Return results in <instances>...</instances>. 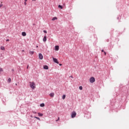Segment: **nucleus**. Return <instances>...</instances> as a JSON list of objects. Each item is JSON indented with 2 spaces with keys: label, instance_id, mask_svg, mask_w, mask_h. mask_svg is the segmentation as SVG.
Wrapping results in <instances>:
<instances>
[{
  "label": "nucleus",
  "instance_id": "nucleus-2",
  "mask_svg": "<svg viewBox=\"0 0 129 129\" xmlns=\"http://www.w3.org/2000/svg\"><path fill=\"white\" fill-rule=\"evenodd\" d=\"M90 82L91 83H94V82H95V78L93 77H91L90 78Z\"/></svg>",
  "mask_w": 129,
  "mask_h": 129
},
{
  "label": "nucleus",
  "instance_id": "nucleus-25",
  "mask_svg": "<svg viewBox=\"0 0 129 129\" xmlns=\"http://www.w3.org/2000/svg\"><path fill=\"white\" fill-rule=\"evenodd\" d=\"M104 54L105 55H106V52L105 51H104Z\"/></svg>",
  "mask_w": 129,
  "mask_h": 129
},
{
  "label": "nucleus",
  "instance_id": "nucleus-11",
  "mask_svg": "<svg viewBox=\"0 0 129 129\" xmlns=\"http://www.w3.org/2000/svg\"><path fill=\"white\" fill-rule=\"evenodd\" d=\"M29 54H30V55H33L34 54V51H30Z\"/></svg>",
  "mask_w": 129,
  "mask_h": 129
},
{
  "label": "nucleus",
  "instance_id": "nucleus-13",
  "mask_svg": "<svg viewBox=\"0 0 129 129\" xmlns=\"http://www.w3.org/2000/svg\"><path fill=\"white\" fill-rule=\"evenodd\" d=\"M38 116H43V114L40 113H38Z\"/></svg>",
  "mask_w": 129,
  "mask_h": 129
},
{
  "label": "nucleus",
  "instance_id": "nucleus-9",
  "mask_svg": "<svg viewBox=\"0 0 129 129\" xmlns=\"http://www.w3.org/2000/svg\"><path fill=\"white\" fill-rule=\"evenodd\" d=\"M55 49L56 51H58L59 50V46H58V45L55 46Z\"/></svg>",
  "mask_w": 129,
  "mask_h": 129
},
{
  "label": "nucleus",
  "instance_id": "nucleus-12",
  "mask_svg": "<svg viewBox=\"0 0 129 129\" xmlns=\"http://www.w3.org/2000/svg\"><path fill=\"white\" fill-rule=\"evenodd\" d=\"M40 106H41V107H44V106H45V104H44V103L41 104Z\"/></svg>",
  "mask_w": 129,
  "mask_h": 129
},
{
  "label": "nucleus",
  "instance_id": "nucleus-14",
  "mask_svg": "<svg viewBox=\"0 0 129 129\" xmlns=\"http://www.w3.org/2000/svg\"><path fill=\"white\" fill-rule=\"evenodd\" d=\"M1 50H3V51H5V48L4 46H1Z\"/></svg>",
  "mask_w": 129,
  "mask_h": 129
},
{
  "label": "nucleus",
  "instance_id": "nucleus-20",
  "mask_svg": "<svg viewBox=\"0 0 129 129\" xmlns=\"http://www.w3.org/2000/svg\"><path fill=\"white\" fill-rule=\"evenodd\" d=\"M34 117V118H36V119H38V120H40V119L39 117H38L35 116V117Z\"/></svg>",
  "mask_w": 129,
  "mask_h": 129
},
{
  "label": "nucleus",
  "instance_id": "nucleus-38",
  "mask_svg": "<svg viewBox=\"0 0 129 129\" xmlns=\"http://www.w3.org/2000/svg\"><path fill=\"white\" fill-rule=\"evenodd\" d=\"M32 1H36V0H32Z\"/></svg>",
  "mask_w": 129,
  "mask_h": 129
},
{
  "label": "nucleus",
  "instance_id": "nucleus-17",
  "mask_svg": "<svg viewBox=\"0 0 129 129\" xmlns=\"http://www.w3.org/2000/svg\"><path fill=\"white\" fill-rule=\"evenodd\" d=\"M11 81H12V79H11V78L8 79V82H9V83H10Z\"/></svg>",
  "mask_w": 129,
  "mask_h": 129
},
{
  "label": "nucleus",
  "instance_id": "nucleus-1",
  "mask_svg": "<svg viewBox=\"0 0 129 129\" xmlns=\"http://www.w3.org/2000/svg\"><path fill=\"white\" fill-rule=\"evenodd\" d=\"M30 86L32 89H35L36 88V84H35V82H30Z\"/></svg>",
  "mask_w": 129,
  "mask_h": 129
},
{
  "label": "nucleus",
  "instance_id": "nucleus-31",
  "mask_svg": "<svg viewBox=\"0 0 129 129\" xmlns=\"http://www.w3.org/2000/svg\"><path fill=\"white\" fill-rule=\"evenodd\" d=\"M25 1V2H27L28 1V0H24Z\"/></svg>",
  "mask_w": 129,
  "mask_h": 129
},
{
  "label": "nucleus",
  "instance_id": "nucleus-35",
  "mask_svg": "<svg viewBox=\"0 0 129 129\" xmlns=\"http://www.w3.org/2000/svg\"><path fill=\"white\" fill-rule=\"evenodd\" d=\"M33 113H36V112H34Z\"/></svg>",
  "mask_w": 129,
  "mask_h": 129
},
{
  "label": "nucleus",
  "instance_id": "nucleus-22",
  "mask_svg": "<svg viewBox=\"0 0 129 129\" xmlns=\"http://www.w3.org/2000/svg\"><path fill=\"white\" fill-rule=\"evenodd\" d=\"M24 5H25V6H27V2H25Z\"/></svg>",
  "mask_w": 129,
  "mask_h": 129
},
{
  "label": "nucleus",
  "instance_id": "nucleus-19",
  "mask_svg": "<svg viewBox=\"0 0 129 129\" xmlns=\"http://www.w3.org/2000/svg\"><path fill=\"white\" fill-rule=\"evenodd\" d=\"M66 98V95H62V99H65Z\"/></svg>",
  "mask_w": 129,
  "mask_h": 129
},
{
  "label": "nucleus",
  "instance_id": "nucleus-27",
  "mask_svg": "<svg viewBox=\"0 0 129 129\" xmlns=\"http://www.w3.org/2000/svg\"><path fill=\"white\" fill-rule=\"evenodd\" d=\"M9 41H10V39H7L6 40V42H9Z\"/></svg>",
  "mask_w": 129,
  "mask_h": 129
},
{
  "label": "nucleus",
  "instance_id": "nucleus-5",
  "mask_svg": "<svg viewBox=\"0 0 129 129\" xmlns=\"http://www.w3.org/2000/svg\"><path fill=\"white\" fill-rule=\"evenodd\" d=\"M39 58L40 59V60H43V55L41 53L39 54Z\"/></svg>",
  "mask_w": 129,
  "mask_h": 129
},
{
  "label": "nucleus",
  "instance_id": "nucleus-10",
  "mask_svg": "<svg viewBox=\"0 0 129 129\" xmlns=\"http://www.w3.org/2000/svg\"><path fill=\"white\" fill-rule=\"evenodd\" d=\"M43 68H44V69H45L46 70H48V69H49V68L47 67V66H44Z\"/></svg>",
  "mask_w": 129,
  "mask_h": 129
},
{
  "label": "nucleus",
  "instance_id": "nucleus-34",
  "mask_svg": "<svg viewBox=\"0 0 129 129\" xmlns=\"http://www.w3.org/2000/svg\"><path fill=\"white\" fill-rule=\"evenodd\" d=\"M22 51H23V52H25V51H24V50H22Z\"/></svg>",
  "mask_w": 129,
  "mask_h": 129
},
{
  "label": "nucleus",
  "instance_id": "nucleus-24",
  "mask_svg": "<svg viewBox=\"0 0 129 129\" xmlns=\"http://www.w3.org/2000/svg\"><path fill=\"white\" fill-rule=\"evenodd\" d=\"M59 119H60V118L58 117V119H57V120H56V121H58V120H59Z\"/></svg>",
  "mask_w": 129,
  "mask_h": 129
},
{
  "label": "nucleus",
  "instance_id": "nucleus-15",
  "mask_svg": "<svg viewBox=\"0 0 129 129\" xmlns=\"http://www.w3.org/2000/svg\"><path fill=\"white\" fill-rule=\"evenodd\" d=\"M55 20H57V17H53L52 19V21H55Z\"/></svg>",
  "mask_w": 129,
  "mask_h": 129
},
{
  "label": "nucleus",
  "instance_id": "nucleus-3",
  "mask_svg": "<svg viewBox=\"0 0 129 129\" xmlns=\"http://www.w3.org/2000/svg\"><path fill=\"white\" fill-rule=\"evenodd\" d=\"M76 114H77L76 112L73 111L72 112V118H74V117H75L76 116Z\"/></svg>",
  "mask_w": 129,
  "mask_h": 129
},
{
  "label": "nucleus",
  "instance_id": "nucleus-33",
  "mask_svg": "<svg viewBox=\"0 0 129 129\" xmlns=\"http://www.w3.org/2000/svg\"><path fill=\"white\" fill-rule=\"evenodd\" d=\"M28 68H29V66H27V69H28Z\"/></svg>",
  "mask_w": 129,
  "mask_h": 129
},
{
  "label": "nucleus",
  "instance_id": "nucleus-21",
  "mask_svg": "<svg viewBox=\"0 0 129 129\" xmlns=\"http://www.w3.org/2000/svg\"><path fill=\"white\" fill-rule=\"evenodd\" d=\"M82 89H83L82 86H80V87H79V90H82Z\"/></svg>",
  "mask_w": 129,
  "mask_h": 129
},
{
  "label": "nucleus",
  "instance_id": "nucleus-36",
  "mask_svg": "<svg viewBox=\"0 0 129 129\" xmlns=\"http://www.w3.org/2000/svg\"><path fill=\"white\" fill-rule=\"evenodd\" d=\"M16 85H18V84H16Z\"/></svg>",
  "mask_w": 129,
  "mask_h": 129
},
{
  "label": "nucleus",
  "instance_id": "nucleus-18",
  "mask_svg": "<svg viewBox=\"0 0 129 129\" xmlns=\"http://www.w3.org/2000/svg\"><path fill=\"white\" fill-rule=\"evenodd\" d=\"M58 8H59V9H61V10H62V9H63V7H62V6H61V5H59V6H58Z\"/></svg>",
  "mask_w": 129,
  "mask_h": 129
},
{
  "label": "nucleus",
  "instance_id": "nucleus-37",
  "mask_svg": "<svg viewBox=\"0 0 129 129\" xmlns=\"http://www.w3.org/2000/svg\"><path fill=\"white\" fill-rule=\"evenodd\" d=\"M31 117H33V116H31Z\"/></svg>",
  "mask_w": 129,
  "mask_h": 129
},
{
  "label": "nucleus",
  "instance_id": "nucleus-8",
  "mask_svg": "<svg viewBox=\"0 0 129 129\" xmlns=\"http://www.w3.org/2000/svg\"><path fill=\"white\" fill-rule=\"evenodd\" d=\"M43 42H46V41H47V36H46L44 37V38L43 39Z\"/></svg>",
  "mask_w": 129,
  "mask_h": 129
},
{
  "label": "nucleus",
  "instance_id": "nucleus-6",
  "mask_svg": "<svg viewBox=\"0 0 129 129\" xmlns=\"http://www.w3.org/2000/svg\"><path fill=\"white\" fill-rule=\"evenodd\" d=\"M50 97H54V96L55 95V94L54 93H51L49 94Z\"/></svg>",
  "mask_w": 129,
  "mask_h": 129
},
{
  "label": "nucleus",
  "instance_id": "nucleus-28",
  "mask_svg": "<svg viewBox=\"0 0 129 129\" xmlns=\"http://www.w3.org/2000/svg\"><path fill=\"white\" fill-rule=\"evenodd\" d=\"M101 52H104V50L103 49H102V50H101Z\"/></svg>",
  "mask_w": 129,
  "mask_h": 129
},
{
  "label": "nucleus",
  "instance_id": "nucleus-16",
  "mask_svg": "<svg viewBox=\"0 0 129 129\" xmlns=\"http://www.w3.org/2000/svg\"><path fill=\"white\" fill-rule=\"evenodd\" d=\"M4 72V70L3 69V68H0V73H2V72Z\"/></svg>",
  "mask_w": 129,
  "mask_h": 129
},
{
  "label": "nucleus",
  "instance_id": "nucleus-30",
  "mask_svg": "<svg viewBox=\"0 0 129 129\" xmlns=\"http://www.w3.org/2000/svg\"><path fill=\"white\" fill-rule=\"evenodd\" d=\"M70 77H71V78H73V76H71Z\"/></svg>",
  "mask_w": 129,
  "mask_h": 129
},
{
  "label": "nucleus",
  "instance_id": "nucleus-29",
  "mask_svg": "<svg viewBox=\"0 0 129 129\" xmlns=\"http://www.w3.org/2000/svg\"><path fill=\"white\" fill-rule=\"evenodd\" d=\"M59 66H62V64L60 63Z\"/></svg>",
  "mask_w": 129,
  "mask_h": 129
},
{
  "label": "nucleus",
  "instance_id": "nucleus-23",
  "mask_svg": "<svg viewBox=\"0 0 129 129\" xmlns=\"http://www.w3.org/2000/svg\"><path fill=\"white\" fill-rule=\"evenodd\" d=\"M43 32H44V33H45V34L47 33V31H45V30H44Z\"/></svg>",
  "mask_w": 129,
  "mask_h": 129
},
{
  "label": "nucleus",
  "instance_id": "nucleus-7",
  "mask_svg": "<svg viewBox=\"0 0 129 129\" xmlns=\"http://www.w3.org/2000/svg\"><path fill=\"white\" fill-rule=\"evenodd\" d=\"M22 36H23V37H25V36H27V33H26V32H23L22 33Z\"/></svg>",
  "mask_w": 129,
  "mask_h": 129
},
{
  "label": "nucleus",
  "instance_id": "nucleus-4",
  "mask_svg": "<svg viewBox=\"0 0 129 129\" xmlns=\"http://www.w3.org/2000/svg\"><path fill=\"white\" fill-rule=\"evenodd\" d=\"M53 60L54 62V63H56L57 64H59V62H58V59L57 58H55L53 57Z\"/></svg>",
  "mask_w": 129,
  "mask_h": 129
},
{
  "label": "nucleus",
  "instance_id": "nucleus-32",
  "mask_svg": "<svg viewBox=\"0 0 129 129\" xmlns=\"http://www.w3.org/2000/svg\"><path fill=\"white\" fill-rule=\"evenodd\" d=\"M39 46L38 45L36 46V48H38Z\"/></svg>",
  "mask_w": 129,
  "mask_h": 129
},
{
  "label": "nucleus",
  "instance_id": "nucleus-26",
  "mask_svg": "<svg viewBox=\"0 0 129 129\" xmlns=\"http://www.w3.org/2000/svg\"><path fill=\"white\" fill-rule=\"evenodd\" d=\"M3 4H1V5H0V8H2V7H3Z\"/></svg>",
  "mask_w": 129,
  "mask_h": 129
}]
</instances>
